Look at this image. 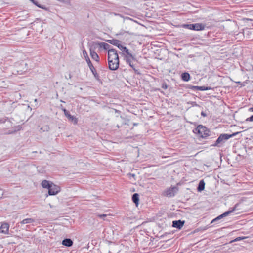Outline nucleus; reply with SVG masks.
Masks as SVG:
<instances>
[{
  "instance_id": "1",
  "label": "nucleus",
  "mask_w": 253,
  "mask_h": 253,
  "mask_svg": "<svg viewBox=\"0 0 253 253\" xmlns=\"http://www.w3.org/2000/svg\"><path fill=\"white\" fill-rule=\"evenodd\" d=\"M238 133V132L234 133L232 134H221L212 146L221 147L228 139L235 136Z\"/></svg>"
},
{
  "instance_id": "2",
  "label": "nucleus",
  "mask_w": 253,
  "mask_h": 253,
  "mask_svg": "<svg viewBox=\"0 0 253 253\" xmlns=\"http://www.w3.org/2000/svg\"><path fill=\"white\" fill-rule=\"evenodd\" d=\"M193 132L202 138H206L210 135V131L206 126L200 125L193 130Z\"/></svg>"
},
{
  "instance_id": "3",
  "label": "nucleus",
  "mask_w": 253,
  "mask_h": 253,
  "mask_svg": "<svg viewBox=\"0 0 253 253\" xmlns=\"http://www.w3.org/2000/svg\"><path fill=\"white\" fill-rule=\"evenodd\" d=\"M108 63H119V56L116 50L109 49L108 51Z\"/></svg>"
},
{
  "instance_id": "4",
  "label": "nucleus",
  "mask_w": 253,
  "mask_h": 253,
  "mask_svg": "<svg viewBox=\"0 0 253 253\" xmlns=\"http://www.w3.org/2000/svg\"><path fill=\"white\" fill-rule=\"evenodd\" d=\"M123 56L127 63L138 61L136 55L132 54L128 49L126 52H124Z\"/></svg>"
},
{
  "instance_id": "5",
  "label": "nucleus",
  "mask_w": 253,
  "mask_h": 253,
  "mask_svg": "<svg viewBox=\"0 0 253 253\" xmlns=\"http://www.w3.org/2000/svg\"><path fill=\"white\" fill-rule=\"evenodd\" d=\"M18 66L16 67L15 69H14L13 71V74H18L22 75L25 72H26L27 70V64H18Z\"/></svg>"
},
{
  "instance_id": "6",
  "label": "nucleus",
  "mask_w": 253,
  "mask_h": 253,
  "mask_svg": "<svg viewBox=\"0 0 253 253\" xmlns=\"http://www.w3.org/2000/svg\"><path fill=\"white\" fill-rule=\"evenodd\" d=\"M60 191V187L52 183L48 188V194L49 195H55Z\"/></svg>"
},
{
  "instance_id": "7",
  "label": "nucleus",
  "mask_w": 253,
  "mask_h": 253,
  "mask_svg": "<svg viewBox=\"0 0 253 253\" xmlns=\"http://www.w3.org/2000/svg\"><path fill=\"white\" fill-rule=\"evenodd\" d=\"M178 191V188L176 186L171 187L169 189H167L166 191V196L168 197H172L174 196L175 194Z\"/></svg>"
},
{
  "instance_id": "8",
  "label": "nucleus",
  "mask_w": 253,
  "mask_h": 253,
  "mask_svg": "<svg viewBox=\"0 0 253 253\" xmlns=\"http://www.w3.org/2000/svg\"><path fill=\"white\" fill-rule=\"evenodd\" d=\"M89 68L92 73L93 75H94V78L95 79L98 81L100 84H102V82L101 80L100 79V77L99 74L97 73L96 70L95 69V67L93 66V64H88Z\"/></svg>"
},
{
  "instance_id": "9",
  "label": "nucleus",
  "mask_w": 253,
  "mask_h": 253,
  "mask_svg": "<svg viewBox=\"0 0 253 253\" xmlns=\"http://www.w3.org/2000/svg\"><path fill=\"white\" fill-rule=\"evenodd\" d=\"M235 210V207L233 208L231 210H229V211L223 213V214L219 215L218 216H217V217H216L215 218L213 219L212 220V221L211 222V223H213L218 220L222 219L223 217H225L228 216L231 213L233 212Z\"/></svg>"
},
{
  "instance_id": "10",
  "label": "nucleus",
  "mask_w": 253,
  "mask_h": 253,
  "mask_svg": "<svg viewBox=\"0 0 253 253\" xmlns=\"http://www.w3.org/2000/svg\"><path fill=\"white\" fill-rule=\"evenodd\" d=\"M185 223L184 221H181V220H174L172 222V227L176 228L178 229H181Z\"/></svg>"
},
{
  "instance_id": "11",
  "label": "nucleus",
  "mask_w": 253,
  "mask_h": 253,
  "mask_svg": "<svg viewBox=\"0 0 253 253\" xmlns=\"http://www.w3.org/2000/svg\"><path fill=\"white\" fill-rule=\"evenodd\" d=\"M9 226L7 223H2L0 227V232L6 234L9 230Z\"/></svg>"
},
{
  "instance_id": "12",
  "label": "nucleus",
  "mask_w": 253,
  "mask_h": 253,
  "mask_svg": "<svg viewBox=\"0 0 253 253\" xmlns=\"http://www.w3.org/2000/svg\"><path fill=\"white\" fill-rule=\"evenodd\" d=\"M205 28V26L204 25L201 23H195L192 24V30H202Z\"/></svg>"
},
{
  "instance_id": "13",
  "label": "nucleus",
  "mask_w": 253,
  "mask_h": 253,
  "mask_svg": "<svg viewBox=\"0 0 253 253\" xmlns=\"http://www.w3.org/2000/svg\"><path fill=\"white\" fill-rule=\"evenodd\" d=\"M66 117L68 118L69 122L73 123L74 125L77 124L78 120L75 116L72 115L69 113Z\"/></svg>"
},
{
  "instance_id": "14",
  "label": "nucleus",
  "mask_w": 253,
  "mask_h": 253,
  "mask_svg": "<svg viewBox=\"0 0 253 253\" xmlns=\"http://www.w3.org/2000/svg\"><path fill=\"white\" fill-rule=\"evenodd\" d=\"M94 44L96 46H97L100 48H103L105 50L109 49L110 47V45L108 44L103 42H95Z\"/></svg>"
},
{
  "instance_id": "15",
  "label": "nucleus",
  "mask_w": 253,
  "mask_h": 253,
  "mask_svg": "<svg viewBox=\"0 0 253 253\" xmlns=\"http://www.w3.org/2000/svg\"><path fill=\"white\" fill-rule=\"evenodd\" d=\"M62 244L65 246L69 247L73 245V242L71 239L66 238L62 241Z\"/></svg>"
},
{
  "instance_id": "16",
  "label": "nucleus",
  "mask_w": 253,
  "mask_h": 253,
  "mask_svg": "<svg viewBox=\"0 0 253 253\" xmlns=\"http://www.w3.org/2000/svg\"><path fill=\"white\" fill-rule=\"evenodd\" d=\"M90 56L94 61L99 62V57L98 54L92 49H90Z\"/></svg>"
},
{
  "instance_id": "17",
  "label": "nucleus",
  "mask_w": 253,
  "mask_h": 253,
  "mask_svg": "<svg viewBox=\"0 0 253 253\" xmlns=\"http://www.w3.org/2000/svg\"><path fill=\"white\" fill-rule=\"evenodd\" d=\"M205 183L203 180H201L200 181L198 186L197 187V190L199 192H201L204 190L205 188Z\"/></svg>"
},
{
  "instance_id": "18",
  "label": "nucleus",
  "mask_w": 253,
  "mask_h": 253,
  "mask_svg": "<svg viewBox=\"0 0 253 253\" xmlns=\"http://www.w3.org/2000/svg\"><path fill=\"white\" fill-rule=\"evenodd\" d=\"M181 77L183 81L187 82L190 80V76L188 73L185 72L181 74Z\"/></svg>"
},
{
  "instance_id": "19",
  "label": "nucleus",
  "mask_w": 253,
  "mask_h": 253,
  "mask_svg": "<svg viewBox=\"0 0 253 253\" xmlns=\"http://www.w3.org/2000/svg\"><path fill=\"white\" fill-rule=\"evenodd\" d=\"M139 194L137 193L133 194L132 196V200L136 204V205H137L138 204L139 200Z\"/></svg>"
},
{
  "instance_id": "20",
  "label": "nucleus",
  "mask_w": 253,
  "mask_h": 253,
  "mask_svg": "<svg viewBox=\"0 0 253 253\" xmlns=\"http://www.w3.org/2000/svg\"><path fill=\"white\" fill-rule=\"evenodd\" d=\"M52 183H50L48 181L46 180H44L42 182L41 185L43 188H47L48 189Z\"/></svg>"
},
{
  "instance_id": "21",
  "label": "nucleus",
  "mask_w": 253,
  "mask_h": 253,
  "mask_svg": "<svg viewBox=\"0 0 253 253\" xmlns=\"http://www.w3.org/2000/svg\"><path fill=\"white\" fill-rule=\"evenodd\" d=\"M192 88H195L197 90L205 91L211 89L210 87H205L204 86H192Z\"/></svg>"
},
{
  "instance_id": "22",
  "label": "nucleus",
  "mask_w": 253,
  "mask_h": 253,
  "mask_svg": "<svg viewBox=\"0 0 253 253\" xmlns=\"http://www.w3.org/2000/svg\"><path fill=\"white\" fill-rule=\"evenodd\" d=\"M35 221V220L33 218H26L23 219L21 222V224H28V223H32Z\"/></svg>"
},
{
  "instance_id": "23",
  "label": "nucleus",
  "mask_w": 253,
  "mask_h": 253,
  "mask_svg": "<svg viewBox=\"0 0 253 253\" xmlns=\"http://www.w3.org/2000/svg\"><path fill=\"white\" fill-rule=\"evenodd\" d=\"M108 42L110 44H112L118 47L119 44L121 42L119 40L113 39L111 40H108Z\"/></svg>"
},
{
  "instance_id": "24",
  "label": "nucleus",
  "mask_w": 253,
  "mask_h": 253,
  "mask_svg": "<svg viewBox=\"0 0 253 253\" xmlns=\"http://www.w3.org/2000/svg\"><path fill=\"white\" fill-rule=\"evenodd\" d=\"M118 48L122 51L123 55L124 54V52H126L128 50L126 47L122 45L120 43L118 46Z\"/></svg>"
},
{
  "instance_id": "25",
  "label": "nucleus",
  "mask_w": 253,
  "mask_h": 253,
  "mask_svg": "<svg viewBox=\"0 0 253 253\" xmlns=\"http://www.w3.org/2000/svg\"><path fill=\"white\" fill-rule=\"evenodd\" d=\"M109 68L111 70H116L119 68V64H108Z\"/></svg>"
},
{
  "instance_id": "26",
  "label": "nucleus",
  "mask_w": 253,
  "mask_h": 253,
  "mask_svg": "<svg viewBox=\"0 0 253 253\" xmlns=\"http://www.w3.org/2000/svg\"><path fill=\"white\" fill-rule=\"evenodd\" d=\"M41 130H42V132H48L50 129V127L49 125H46L44 126H43L41 128Z\"/></svg>"
},
{
  "instance_id": "27",
  "label": "nucleus",
  "mask_w": 253,
  "mask_h": 253,
  "mask_svg": "<svg viewBox=\"0 0 253 253\" xmlns=\"http://www.w3.org/2000/svg\"><path fill=\"white\" fill-rule=\"evenodd\" d=\"M129 66L132 68H133V69L134 70V72L136 74H138V75H140V74H141L142 73H141V71L139 70V69H135V64H129Z\"/></svg>"
},
{
  "instance_id": "28",
  "label": "nucleus",
  "mask_w": 253,
  "mask_h": 253,
  "mask_svg": "<svg viewBox=\"0 0 253 253\" xmlns=\"http://www.w3.org/2000/svg\"><path fill=\"white\" fill-rule=\"evenodd\" d=\"M83 55H84V57L85 58V59L87 63H91L90 60L89 58L88 57V56L87 55V53L86 51H83Z\"/></svg>"
},
{
  "instance_id": "29",
  "label": "nucleus",
  "mask_w": 253,
  "mask_h": 253,
  "mask_svg": "<svg viewBox=\"0 0 253 253\" xmlns=\"http://www.w3.org/2000/svg\"><path fill=\"white\" fill-rule=\"evenodd\" d=\"M245 238H246V237H238L235 238L234 240H232L231 242H233L234 241H238Z\"/></svg>"
},
{
  "instance_id": "30",
  "label": "nucleus",
  "mask_w": 253,
  "mask_h": 253,
  "mask_svg": "<svg viewBox=\"0 0 253 253\" xmlns=\"http://www.w3.org/2000/svg\"><path fill=\"white\" fill-rule=\"evenodd\" d=\"M61 109L62 110V111L64 112V115H65V116H67V115L70 113L65 108H64L62 105H61Z\"/></svg>"
},
{
  "instance_id": "31",
  "label": "nucleus",
  "mask_w": 253,
  "mask_h": 253,
  "mask_svg": "<svg viewBox=\"0 0 253 253\" xmlns=\"http://www.w3.org/2000/svg\"><path fill=\"white\" fill-rule=\"evenodd\" d=\"M192 24H184L183 25V27L186 28L190 30H192Z\"/></svg>"
},
{
  "instance_id": "32",
  "label": "nucleus",
  "mask_w": 253,
  "mask_h": 253,
  "mask_svg": "<svg viewBox=\"0 0 253 253\" xmlns=\"http://www.w3.org/2000/svg\"><path fill=\"white\" fill-rule=\"evenodd\" d=\"M7 119V117H4L1 119H0V124L4 123Z\"/></svg>"
},
{
  "instance_id": "33",
  "label": "nucleus",
  "mask_w": 253,
  "mask_h": 253,
  "mask_svg": "<svg viewBox=\"0 0 253 253\" xmlns=\"http://www.w3.org/2000/svg\"><path fill=\"white\" fill-rule=\"evenodd\" d=\"M129 176V179H131V177L133 178L134 179H135V174L133 173H129L127 174Z\"/></svg>"
},
{
  "instance_id": "34",
  "label": "nucleus",
  "mask_w": 253,
  "mask_h": 253,
  "mask_svg": "<svg viewBox=\"0 0 253 253\" xmlns=\"http://www.w3.org/2000/svg\"><path fill=\"white\" fill-rule=\"evenodd\" d=\"M246 122H253V115L246 119Z\"/></svg>"
},
{
  "instance_id": "35",
  "label": "nucleus",
  "mask_w": 253,
  "mask_h": 253,
  "mask_svg": "<svg viewBox=\"0 0 253 253\" xmlns=\"http://www.w3.org/2000/svg\"><path fill=\"white\" fill-rule=\"evenodd\" d=\"M162 88L165 90L167 89L168 88V85L166 83H164L162 84Z\"/></svg>"
},
{
  "instance_id": "36",
  "label": "nucleus",
  "mask_w": 253,
  "mask_h": 253,
  "mask_svg": "<svg viewBox=\"0 0 253 253\" xmlns=\"http://www.w3.org/2000/svg\"><path fill=\"white\" fill-rule=\"evenodd\" d=\"M97 216H98V217H99V218H103L104 217H106L107 215H106V214H98Z\"/></svg>"
},
{
  "instance_id": "37",
  "label": "nucleus",
  "mask_w": 253,
  "mask_h": 253,
  "mask_svg": "<svg viewBox=\"0 0 253 253\" xmlns=\"http://www.w3.org/2000/svg\"><path fill=\"white\" fill-rule=\"evenodd\" d=\"M246 69L247 71H251V70H252L253 69V66L252 65L251 66H249L248 68H246Z\"/></svg>"
},
{
  "instance_id": "38",
  "label": "nucleus",
  "mask_w": 253,
  "mask_h": 253,
  "mask_svg": "<svg viewBox=\"0 0 253 253\" xmlns=\"http://www.w3.org/2000/svg\"><path fill=\"white\" fill-rule=\"evenodd\" d=\"M201 115L203 117H206V114L205 113H204L203 111H202L201 112Z\"/></svg>"
},
{
  "instance_id": "39",
  "label": "nucleus",
  "mask_w": 253,
  "mask_h": 253,
  "mask_svg": "<svg viewBox=\"0 0 253 253\" xmlns=\"http://www.w3.org/2000/svg\"><path fill=\"white\" fill-rule=\"evenodd\" d=\"M248 111L249 112H253V107L249 108L248 109Z\"/></svg>"
},
{
  "instance_id": "40",
  "label": "nucleus",
  "mask_w": 253,
  "mask_h": 253,
  "mask_svg": "<svg viewBox=\"0 0 253 253\" xmlns=\"http://www.w3.org/2000/svg\"><path fill=\"white\" fill-rule=\"evenodd\" d=\"M138 124V123H134L133 125V126H137Z\"/></svg>"
},
{
  "instance_id": "41",
  "label": "nucleus",
  "mask_w": 253,
  "mask_h": 253,
  "mask_svg": "<svg viewBox=\"0 0 253 253\" xmlns=\"http://www.w3.org/2000/svg\"><path fill=\"white\" fill-rule=\"evenodd\" d=\"M242 71H244V67L241 66Z\"/></svg>"
},
{
  "instance_id": "42",
  "label": "nucleus",
  "mask_w": 253,
  "mask_h": 253,
  "mask_svg": "<svg viewBox=\"0 0 253 253\" xmlns=\"http://www.w3.org/2000/svg\"><path fill=\"white\" fill-rule=\"evenodd\" d=\"M247 20H250V21H252V19H247Z\"/></svg>"
},
{
  "instance_id": "43",
  "label": "nucleus",
  "mask_w": 253,
  "mask_h": 253,
  "mask_svg": "<svg viewBox=\"0 0 253 253\" xmlns=\"http://www.w3.org/2000/svg\"><path fill=\"white\" fill-rule=\"evenodd\" d=\"M34 101H35V102H37V99H35L34 100Z\"/></svg>"
},
{
  "instance_id": "44",
  "label": "nucleus",
  "mask_w": 253,
  "mask_h": 253,
  "mask_svg": "<svg viewBox=\"0 0 253 253\" xmlns=\"http://www.w3.org/2000/svg\"><path fill=\"white\" fill-rule=\"evenodd\" d=\"M244 83H245V82H244V83L242 84V85H245Z\"/></svg>"
},
{
  "instance_id": "45",
  "label": "nucleus",
  "mask_w": 253,
  "mask_h": 253,
  "mask_svg": "<svg viewBox=\"0 0 253 253\" xmlns=\"http://www.w3.org/2000/svg\"><path fill=\"white\" fill-rule=\"evenodd\" d=\"M237 83H238V84H241V83L240 82H237Z\"/></svg>"
},
{
  "instance_id": "46",
  "label": "nucleus",
  "mask_w": 253,
  "mask_h": 253,
  "mask_svg": "<svg viewBox=\"0 0 253 253\" xmlns=\"http://www.w3.org/2000/svg\"><path fill=\"white\" fill-rule=\"evenodd\" d=\"M117 126L118 128L120 127L118 125H117Z\"/></svg>"
}]
</instances>
